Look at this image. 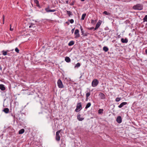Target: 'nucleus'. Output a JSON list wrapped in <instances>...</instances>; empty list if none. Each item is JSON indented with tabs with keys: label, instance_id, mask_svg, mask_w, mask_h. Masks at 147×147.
<instances>
[{
	"label": "nucleus",
	"instance_id": "1",
	"mask_svg": "<svg viewBox=\"0 0 147 147\" xmlns=\"http://www.w3.org/2000/svg\"><path fill=\"white\" fill-rule=\"evenodd\" d=\"M143 5L141 4H138L134 6L133 9L135 10H140L143 9Z\"/></svg>",
	"mask_w": 147,
	"mask_h": 147
},
{
	"label": "nucleus",
	"instance_id": "2",
	"mask_svg": "<svg viewBox=\"0 0 147 147\" xmlns=\"http://www.w3.org/2000/svg\"><path fill=\"white\" fill-rule=\"evenodd\" d=\"M82 103L81 102L78 103L77 104L76 109L75 111L76 112H78L81 110L82 109Z\"/></svg>",
	"mask_w": 147,
	"mask_h": 147
},
{
	"label": "nucleus",
	"instance_id": "3",
	"mask_svg": "<svg viewBox=\"0 0 147 147\" xmlns=\"http://www.w3.org/2000/svg\"><path fill=\"white\" fill-rule=\"evenodd\" d=\"M61 130L60 129L57 131L56 132V140L57 141H59L60 140V137L59 135V133L61 132Z\"/></svg>",
	"mask_w": 147,
	"mask_h": 147
},
{
	"label": "nucleus",
	"instance_id": "4",
	"mask_svg": "<svg viewBox=\"0 0 147 147\" xmlns=\"http://www.w3.org/2000/svg\"><path fill=\"white\" fill-rule=\"evenodd\" d=\"M98 95L99 98L100 99L105 100L106 98V95L102 92H99Z\"/></svg>",
	"mask_w": 147,
	"mask_h": 147
},
{
	"label": "nucleus",
	"instance_id": "5",
	"mask_svg": "<svg viewBox=\"0 0 147 147\" xmlns=\"http://www.w3.org/2000/svg\"><path fill=\"white\" fill-rule=\"evenodd\" d=\"M99 82L97 80H94L92 82V85L93 87H95L97 86Z\"/></svg>",
	"mask_w": 147,
	"mask_h": 147
},
{
	"label": "nucleus",
	"instance_id": "6",
	"mask_svg": "<svg viewBox=\"0 0 147 147\" xmlns=\"http://www.w3.org/2000/svg\"><path fill=\"white\" fill-rule=\"evenodd\" d=\"M57 84L58 87L59 88H62L64 87L62 82L60 79H59L57 81Z\"/></svg>",
	"mask_w": 147,
	"mask_h": 147
},
{
	"label": "nucleus",
	"instance_id": "7",
	"mask_svg": "<svg viewBox=\"0 0 147 147\" xmlns=\"http://www.w3.org/2000/svg\"><path fill=\"white\" fill-rule=\"evenodd\" d=\"M74 34L75 35V38H77L80 36V34L79 33V30L78 29H76L75 31Z\"/></svg>",
	"mask_w": 147,
	"mask_h": 147
},
{
	"label": "nucleus",
	"instance_id": "8",
	"mask_svg": "<svg viewBox=\"0 0 147 147\" xmlns=\"http://www.w3.org/2000/svg\"><path fill=\"white\" fill-rule=\"evenodd\" d=\"M101 23L102 21L100 20H99L96 25L95 27L94 28V30H96L101 25Z\"/></svg>",
	"mask_w": 147,
	"mask_h": 147
},
{
	"label": "nucleus",
	"instance_id": "9",
	"mask_svg": "<svg viewBox=\"0 0 147 147\" xmlns=\"http://www.w3.org/2000/svg\"><path fill=\"white\" fill-rule=\"evenodd\" d=\"M117 122L119 123H120L122 122V118L121 116H118L116 119Z\"/></svg>",
	"mask_w": 147,
	"mask_h": 147
},
{
	"label": "nucleus",
	"instance_id": "10",
	"mask_svg": "<svg viewBox=\"0 0 147 147\" xmlns=\"http://www.w3.org/2000/svg\"><path fill=\"white\" fill-rule=\"evenodd\" d=\"M49 6H48V7L47 8H46L45 9V10L47 12H54L56 10L55 9H49Z\"/></svg>",
	"mask_w": 147,
	"mask_h": 147
},
{
	"label": "nucleus",
	"instance_id": "11",
	"mask_svg": "<svg viewBox=\"0 0 147 147\" xmlns=\"http://www.w3.org/2000/svg\"><path fill=\"white\" fill-rule=\"evenodd\" d=\"M80 116L81 115L80 114L78 113L77 116V119L79 121H82L84 119V118L83 117H81Z\"/></svg>",
	"mask_w": 147,
	"mask_h": 147
},
{
	"label": "nucleus",
	"instance_id": "12",
	"mask_svg": "<svg viewBox=\"0 0 147 147\" xmlns=\"http://www.w3.org/2000/svg\"><path fill=\"white\" fill-rule=\"evenodd\" d=\"M127 104V103L126 102H122L121 104L118 106V107L119 108H121L124 105Z\"/></svg>",
	"mask_w": 147,
	"mask_h": 147
},
{
	"label": "nucleus",
	"instance_id": "13",
	"mask_svg": "<svg viewBox=\"0 0 147 147\" xmlns=\"http://www.w3.org/2000/svg\"><path fill=\"white\" fill-rule=\"evenodd\" d=\"M121 41L123 43H127V42L128 41V39L125 38V39H124L123 38H122L121 39Z\"/></svg>",
	"mask_w": 147,
	"mask_h": 147
},
{
	"label": "nucleus",
	"instance_id": "14",
	"mask_svg": "<svg viewBox=\"0 0 147 147\" xmlns=\"http://www.w3.org/2000/svg\"><path fill=\"white\" fill-rule=\"evenodd\" d=\"M0 89L2 91L5 90V88L4 85L3 84H0Z\"/></svg>",
	"mask_w": 147,
	"mask_h": 147
},
{
	"label": "nucleus",
	"instance_id": "15",
	"mask_svg": "<svg viewBox=\"0 0 147 147\" xmlns=\"http://www.w3.org/2000/svg\"><path fill=\"white\" fill-rule=\"evenodd\" d=\"M9 51L8 50H7L6 51L3 50L1 51V53L3 55L5 56L7 55V53Z\"/></svg>",
	"mask_w": 147,
	"mask_h": 147
},
{
	"label": "nucleus",
	"instance_id": "16",
	"mask_svg": "<svg viewBox=\"0 0 147 147\" xmlns=\"http://www.w3.org/2000/svg\"><path fill=\"white\" fill-rule=\"evenodd\" d=\"M9 109L8 108H5L3 110V111L5 113H7L9 112Z\"/></svg>",
	"mask_w": 147,
	"mask_h": 147
},
{
	"label": "nucleus",
	"instance_id": "17",
	"mask_svg": "<svg viewBox=\"0 0 147 147\" xmlns=\"http://www.w3.org/2000/svg\"><path fill=\"white\" fill-rule=\"evenodd\" d=\"M74 44V41H70L68 44V45L69 46H71L73 45Z\"/></svg>",
	"mask_w": 147,
	"mask_h": 147
},
{
	"label": "nucleus",
	"instance_id": "18",
	"mask_svg": "<svg viewBox=\"0 0 147 147\" xmlns=\"http://www.w3.org/2000/svg\"><path fill=\"white\" fill-rule=\"evenodd\" d=\"M103 50L105 52H107L108 51L109 49L107 47L104 46L103 48Z\"/></svg>",
	"mask_w": 147,
	"mask_h": 147
},
{
	"label": "nucleus",
	"instance_id": "19",
	"mask_svg": "<svg viewBox=\"0 0 147 147\" xmlns=\"http://www.w3.org/2000/svg\"><path fill=\"white\" fill-rule=\"evenodd\" d=\"M65 60L67 62H69L70 61V59L68 57H66L65 58Z\"/></svg>",
	"mask_w": 147,
	"mask_h": 147
},
{
	"label": "nucleus",
	"instance_id": "20",
	"mask_svg": "<svg viewBox=\"0 0 147 147\" xmlns=\"http://www.w3.org/2000/svg\"><path fill=\"white\" fill-rule=\"evenodd\" d=\"M91 105V103L90 102L88 103L85 107V109H87L89 108L90 106Z\"/></svg>",
	"mask_w": 147,
	"mask_h": 147
},
{
	"label": "nucleus",
	"instance_id": "21",
	"mask_svg": "<svg viewBox=\"0 0 147 147\" xmlns=\"http://www.w3.org/2000/svg\"><path fill=\"white\" fill-rule=\"evenodd\" d=\"M24 129H22L20 130L19 131V134H23L24 132Z\"/></svg>",
	"mask_w": 147,
	"mask_h": 147
},
{
	"label": "nucleus",
	"instance_id": "22",
	"mask_svg": "<svg viewBox=\"0 0 147 147\" xmlns=\"http://www.w3.org/2000/svg\"><path fill=\"white\" fill-rule=\"evenodd\" d=\"M103 109H100L98 111V113L99 114H102L103 113Z\"/></svg>",
	"mask_w": 147,
	"mask_h": 147
},
{
	"label": "nucleus",
	"instance_id": "23",
	"mask_svg": "<svg viewBox=\"0 0 147 147\" xmlns=\"http://www.w3.org/2000/svg\"><path fill=\"white\" fill-rule=\"evenodd\" d=\"M66 12L67 13V14H68V15L69 16H70L71 15H72V12L69 11H66Z\"/></svg>",
	"mask_w": 147,
	"mask_h": 147
},
{
	"label": "nucleus",
	"instance_id": "24",
	"mask_svg": "<svg viewBox=\"0 0 147 147\" xmlns=\"http://www.w3.org/2000/svg\"><path fill=\"white\" fill-rule=\"evenodd\" d=\"M86 16V13H85L83 14L82 15V18H81V20H84V19Z\"/></svg>",
	"mask_w": 147,
	"mask_h": 147
},
{
	"label": "nucleus",
	"instance_id": "25",
	"mask_svg": "<svg viewBox=\"0 0 147 147\" xmlns=\"http://www.w3.org/2000/svg\"><path fill=\"white\" fill-rule=\"evenodd\" d=\"M143 20L144 22H147V15H146L143 18Z\"/></svg>",
	"mask_w": 147,
	"mask_h": 147
},
{
	"label": "nucleus",
	"instance_id": "26",
	"mask_svg": "<svg viewBox=\"0 0 147 147\" xmlns=\"http://www.w3.org/2000/svg\"><path fill=\"white\" fill-rule=\"evenodd\" d=\"M121 99V97H117L115 99V100L117 102H118L120 101Z\"/></svg>",
	"mask_w": 147,
	"mask_h": 147
},
{
	"label": "nucleus",
	"instance_id": "27",
	"mask_svg": "<svg viewBox=\"0 0 147 147\" xmlns=\"http://www.w3.org/2000/svg\"><path fill=\"white\" fill-rule=\"evenodd\" d=\"M90 92H87L86 94V97H88L90 95Z\"/></svg>",
	"mask_w": 147,
	"mask_h": 147
},
{
	"label": "nucleus",
	"instance_id": "28",
	"mask_svg": "<svg viewBox=\"0 0 147 147\" xmlns=\"http://www.w3.org/2000/svg\"><path fill=\"white\" fill-rule=\"evenodd\" d=\"M96 22V20H91V24H94L95 22Z\"/></svg>",
	"mask_w": 147,
	"mask_h": 147
},
{
	"label": "nucleus",
	"instance_id": "29",
	"mask_svg": "<svg viewBox=\"0 0 147 147\" xmlns=\"http://www.w3.org/2000/svg\"><path fill=\"white\" fill-rule=\"evenodd\" d=\"M103 13L106 15H109L110 13H108L107 11H104L103 12Z\"/></svg>",
	"mask_w": 147,
	"mask_h": 147
},
{
	"label": "nucleus",
	"instance_id": "30",
	"mask_svg": "<svg viewBox=\"0 0 147 147\" xmlns=\"http://www.w3.org/2000/svg\"><path fill=\"white\" fill-rule=\"evenodd\" d=\"M3 24H4V21H5V16L3 15Z\"/></svg>",
	"mask_w": 147,
	"mask_h": 147
},
{
	"label": "nucleus",
	"instance_id": "31",
	"mask_svg": "<svg viewBox=\"0 0 147 147\" xmlns=\"http://www.w3.org/2000/svg\"><path fill=\"white\" fill-rule=\"evenodd\" d=\"M69 21L70 22L71 24H73L74 22V20L73 19L69 20Z\"/></svg>",
	"mask_w": 147,
	"mask_h": 147
},
{
	"label": "nucleus",
	"instance_id": "32",
	"mask_svg": "<svg viewBox=\"0 0 147 147\" xmlns=\"http://www.w3.org/2000/svg\"><path fill=\"white\" fill-rule=\"evenodd\" d=\"M15 51L17 53H19V50L18 48H16L15 49Z\"/></svg>",
	"mask_w": 147,
	"mask_h": 147
},
{
	"label": "nucleus",
	"instance_id": "33",
	"mask_svg": "<svg viewBox=\"0 0 147 147\" xmlns=\"http://www.w3.org/2000/svg\"><path fill=\"white\" fill-rule=\"evenodd\" d=\"M80 65H76L74 67V68L76 69L80 67Z\"/></svg>",
	"mask_w": 147,
	"mask_h": 147
},
{
	"label": "nucleus",
	"instance_id": "34",
	"mask_svg": "<svg viewBox=\"0 0 147 147\" xmlns=\"http://www.w3.org/2000/svg\"><path fill=\"white\" fill-rule=\"evenodd\" d=\"M80 29L81 30V31L82 33V34H83L84 33V31H83V28L81 26H80Z\"/></svg>",
	"mask_w": 147,
	"mask_h": 147
},
{
	"label": "nucleus",
	"instance_id": "35",
	"mask_svg": "<svg viewBox=\"0 0 147 147\" xmlns=\"http://www.w3.org/2000/svg\"><path fill=\"white\" fill-rule=\"evenodd\" d=\"M34 1L35 3L36 4L39 3V2L38 0H34Z\"/></svg>",
	"mask_w": 147,
	"mask_h": 147
},
{
	"label": "nucleus",
	"instance_id": "36",
	"mask_svg": "<svg viewBox=\"0 0 147 147\" xmlns=\"http://www.w3.org/2000/svg\"><path fill=\"white\" fill-rule=\"evenodd\" d=\"M36 6L38 7V8H41L40 5H39V3H37V4H36Z\"/></svg>",
	"mask_w": 147,
	"mask_h": 147
},
{
	"label": "nucleus",
	"instance_id": "37",
	"mask_svg": "<svg viewBox=\"0 0 147 147\" xmlns=\"http://www.w3.org/2000/svg\"><path fill=\"white\" fill-rule=\"evenodd\" d=\"M74 1H73L70 4V5L72 6L74 5Z\"/></svg>",
	"mask_w": 147,
	"mask_h": 147
},
{
	"label": "nucleus",
	"instance_id": "38",
	"mask_svg": "<svg viewBox=\"0 0 147 147\" xmlns=\"http://www.w3.org/2000/svg\"><path fill=\"white\" fill-rule=\"evenodd\" d=\"M94 27H91V28H88V29L89 30H92V29H94Z\"/></svg>",
	"mask_w": 147,
	"mask_h": 147
},
{
	"label": "nucleus",
	"instance_id": "39",
	"mask_svg": "<svg viewBox=\"0 0 147 147\" xmlns=\"http://www.w3.org/2000/svg\"><path fill=\"white\" fill-rule=\"evenodd\" d=\"M74 28L72 29L71 30V32L72 33H73L74 32Z\"/></svg>",
	"mask_w": 147,
	"mask_h": 147
},
{
	"label": "nucleus",
	"instance_id": "40",
	"mask_svg": "<svg viewBox=\"0 0 147 147\" xmlns=\"http://www.w3.org/2000/svg\"><path fill=\"white\" fill-rule=\"evenodd\" d=\"M13 28H12L11 27H10V30L11 31H12L13 30Z\"/></svg>",
	"mask_w": 147,
	"mask_h": 147
},
{
	"label": "nucleus",
	"instance_id": "41",
	"mask_svg": "<svg viewBox=\"0 0 147 147\" xmlns=\"http://www.w3.org/2000/svg\"><path fill=\"white\" fill-rule=\"evenodd\" d=\"M88 97H86V101H87L88 100Z\"/></svg>",
	"mask_w": 147,
	"mask_h": 147
},
{
	"label": "nucleus",
	"instance_id": "42",
	"mask_svg": "<svg viewBox=\"0 0 147 147\" xmlns=\"http://www.w3.org/2000/svg\"><path fill=\"white\" fill-rule=\"evenodd\" d=\"M66 23L68 25H69V23L68 22H66Z\"/></svg>",
	"mask_w": 147,
	"mask_h": 147
},
{
	"label": "nucleus",
	"instance_id": "43",
	"mask_svg": "<svg viewBox=\"0 0 147 147\" xmlns=\"http://www.w3.org/2000/svg\"><path fill=\"white\" fill-rule=\"evenodd\" d=\"M66 3H67V4H68V1H66Z\"/></svg>",
	"mask_w": 147,
	"mask_h": 147
},
{
	"label": "nucleus",
	"instance_id": "44",
	"mask_svg": "<svg viewBox=\"0 0 147 147\" xmlns=\"http://www.w3.org/2000/svg\"><path fill=\"white\" fill-rule=\"evenodd\" d=\"M82 1H84L85 0H81Z\"/></svg>",
	"mask_w": 147,
	"mask_h": 147
},
{
	"label": "nucleus",
	"instance_id": "45",
	"mask_svg": "<svg viewBox=\"0 0 147 147\" xmlns=\"http://www.w3.org/2000/svg\"><path fill=\"white\" fill-rule=\"evenodd\" d=\"M76 64H80V63H78Z\"/></svg>",
	"mask_w": 147,
	"mask_h": 147
},
{
	"label": "nucleus",
	"instance_id": "46",
	"mask_svg": "<svg viewBox=\"0 0 147 147\" xmlns=\"http://www.w3.org/2000/svg\"><path fill=\"white\" fill-rule=\"evenodd\" d=\"M82 76H80V78H81V77H82Z\"/></svg>",
	"mask_w": 147,
	"mask_h": 147
},
{
	"label": "nucleus",
	"instance_id": "47",
	"mask_svg": "<svg viewBox=\"0 0 147 147\" xmlns=\"http://www.w3.org/2000/svg\"><path fill=\"white\" fill-rule=\"evenodd\" d=\"M31 27V26H29V28H30Z\"/></svg>",
	"mask_w": 147,
	"mask_h": 147
},
{
	"label": "nucleus",
	"instance_id": "48",
	"mask_svg": "<svg viewBox=\"0 0 147 147\" xmlns=\"http://www.w3.org/2000/svg\"><path fill=\"white\" fill-rule=\"evenodd\" d=\"M10 27H11V24H10Z\"/></svg>",
	"mask_w": 147,
	"mask_h": 147
}]
</instances>
